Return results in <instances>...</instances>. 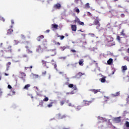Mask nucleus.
I'll list each match as a JSON object with an SVG mask.
<instances>
[{
    "label": "nucleus",
    "mask_w": 129,
    "mask_h": 129,
    "mask_svg": "<svg viewBox=\"0 0 129 129\" xmlns=\"http://www.w3.org/2000/svg\"><path fill=\"white\" fill-rule=\"evenodd\" d=\"M87 16L88 17H92V14H91L90 12H88Z\"/></svg>",
    "instance_id": "43"
},
{
    "label": "nucleus",
    "mask_w": 129,
    "mask_h": 129,
    "mask_svg": "<svg viewBox=\"0 0 129 129\" xmlns=\"http://www.w3.org/2000/svg\"><path fill=\"white\" fill-rule=\"evenodd\" d=\"M44 35H40L39 36H38L37 38V41H38V42H40L42 41V39H44Z\"/></svg>",
    "instance_id": "10"
},
{
    "label": "nucleus",
    "mask_w": 129,
    "mask_h": 129,
    "mask_svg": "<svg viewBox=\"0 0 129 129\" xmlns=\"http://www.w3.org/2000/svg\"><path fill=\"white\" fill-rule=\"evenodd\" d=\"M41 63H42L43 66H44V67H46V68H49V67H50V62H49L42 60Z\"/></svg>",
    "instance_id": "3"
},
{
    "label": "nucleus",
    "mask_w": 129,
    "mask_h": 129,
    "mask_svg": "<svg viewBox=\"0 0 129 129\" xmlns=\"http://www.w3.org/2000/svg\"><path fill=\"white\" fill-rule=\"evenodd\" d=\"M67 57L64 56V57H61L60 59H62L63 60H65L66 59Z\"/></svg>",
    "instance_id": "54"
},
{
    "label": "nucleus",
    "mask_w": 129,
    "mask_h": 129,
    "mask_svg": "<svg viewBox=\"0 0 129 129\" xmlns=\"http://www.w3.org/2000/svg\"><path fill=\"white\" fill-rule=\"evenodd\" d=\"M30 86H31V85L27 84L24 87V89H26V90H28V89H29V87H30Z\"/></svg>",
    "instance_id": "24"
},
{
    "label": "nucleus",
    "mask_w": 129,
    "mask_h": 129,
    "mask_svg": "<svg viewBox=\"0 0 129 129\" xmlns=\"http://www.w3.org/2000/svg\"><path fill=\"white\" fill-rule=\"evenodd\" d=\"M113 121H114L115 123H119V122H121V117L119 116L118 117L114 118L113 119Z\"/></svg>",
    "instance_id": "2"
},
{
    "label": "nucleus",
    "mask_w": 129,
    "mask_h": 129,
    "mask_svg": "<svg viewBox=\"0 0 129 129\" xmlns=\"http://www.w3.org/2000/svg\"><path fill=\"white\" fill-rule=\"evenodd\" d=\"M45 33H50V30L49 29H47L46 30Z\"/></svg>",
    "instance_id": "58"
},
{
    "label": "nucleus",
    "mask_w": 129,
    "mask_h": 129,
    "mask_svg": "<svg viewBox=\"0 0 129 129\" xmlns=\"http://www.w3.org/2000/svg\"><path fill=\"white\" fill-rule=\"evenodd\" d=\"M58 25L56 23H54L51 25V29H54V30H57L58 29Z\"/></svg>",
    "instance_id": "8"
},
{
    "label": "nucleus",
    "mask_w": 129,
    "mask_h": 129,
    "mask_svg": "<svg viewBox=\"0 0 129 129\" xmlns=\"http://www.w3.org/2000/svg\"><path fill=\"white\" fill-rule=\"evenodd\" d=\"M75 4H78L79 3V0H75Z\"/></svg>",
    "instance_id": "55"
},
{
    "label": "nucleus",
    "mask_w": 129,
    "mask_h": 129,
    "mask_svg": "<svg viewBox=\"0 0 129 129\" xmlns=\"http://www.w3.org/2000/svg\"><path fill=\"white\" fill-rule=\"evenodd\" d=\"M54 103V102L52 101L49 103V104L47 105V107H48V108H50V107H52L53 106V104Z\"/></svg>",
    "instance_id": "19"
},
{
    "label": "nucleus",
    "mask_w": 129,
    "mask_h": 129,
    "mask_svg": "<svg viewBox=\"0 0 129 129\" xmlns=\"http://www.w3.org/2000/svg\"><path fill=\"white\" fill-rule=\"evenodd\" d=\"M68 86H69V87L70 88H73V87L74 86V85L71 84H69Z\"/></svg>",
    "instance_id": "44"
},
{
    "label": "nucleus",
    "mask_w": 129,
    "mask_h": 129,
    "mask_svg": "<svg viewBox=\"0 0 129 129\" xmlns=\"http://www.w3.org/2000/svg\"><path fill=\"white\" fill-rule=\"evenodd\" d=\"M76 110H80L81 109V107L80 106H77L76 107Z\"/></svg>",
    "instance_id": "31"
},
{
    "label": "nucleus",
    "mask_w": 129,
    "mask_h": 129,
    "mask_svg": "<svg viewBox=\"0 0 129 129\" xmlns=\"http://www.w3.org/2000/svg\"><path fill=\"white\" fill-rule=\"evenodd\" d=\"M53 43H54L55 45H57L58 46H60V45H61V44L60 43V42H57L56 41H54Z\"/></svg>",
    "instance_id": "29"
},
{
    "label": "nucleus",
    "mask_w": 129,
    "mask_h": 129,
    "mask_svg": "<svg viewBox=\"0 0 129 129\" xmlns=\"http://www.w3.org/2000/svg\"><path fill=\"white\" fill-rule=\"evenodd\" d=\"M34 76H35V78H38V77H39L38 75H34Z\"/></svg>",
    "instance_id": "57"
},
{
    "label": "nucleus",
    "mask_w": 129,
    "mask_h": 129,
    "mask_svg": "<svg viewBox=\"0 0 129 129\" xmlns=\"http://www.w3.org/2000/svg\"><path fill=\"white\" fill-rule=\"evenodd\" d=\"M77 64H78V62H76L74 64H73V68H77Z\"/></svg>",
    "instance_id": "33"
},
{
    "label": "nucleus",
    "mask_w": 129,
    "mask_h": 129,
    "mask_svg": "<svg viewBox=\"0 0 129 129\" xmlns=\"http://www.w3.org/2000/svg\"><path fill=\"white\" fill-rule=\"evenodd\" d=\"M69 106H72V104L71 103H69Z\"/></svg>",
    "instance_id": "63"
},
{
    "label": "nucleus",
    "mask_w": 129,
    "mask_h": 129,
    "mask_svg": "<svg viewBox=\"0 0 129 129\" xmlns=\"http://www.w3.org/2000/svg\"><path fill=\"white\" fill-rule=\"evenodd\" d=\"M43 47H44V49H47V47H46V46H47V41H43L42 42V44Z\"/></svg>",
    "instance_id": "20"
},
{
    "label": "nucleus",
    "mask_w": 129,
    "mask_h": 129,
    "mask_svg": "<svg viewBox=\"0 0 129 129\" xmlns=\"http://www.w3.org/2000/svg\"><path fill=\"white\" fill-rule=\"evenodd\" d=\"M71 28L73 32H76L77 30V26L76 25H71Z\"/></svg>",
    "instance_id": "6"
},
{
    "label": "nucleus",
    "mask_w": 129,
    "mask_h": 129,
    "mask_svg": "<svg viewBox=\"0 0 129 129\" xmlns=\"http://www.w3.org/2000/svg\"><path fill=\"white\" fill-rule=\"evenodd\" d=\"M64 85H69V82H66L65 83H64Z\"/></svg>",
    "instance_id": "56"
},
{
    "label": "nucleus",
    "mask_w": 129,
    "mask_h": 129,
    "mask_svg": "<svg viewBox=\"0 0 129 129\" xmlns=\"http://www.w3.org/2000/svg\"><path fill=\"white\" fill-rule=\"evenodd\" d=\"M65 102H66V100H61L59 101V104L61 105V106H62L65 103Z\"/></svg>",
    "instance_id": "26"
},
{
    "label": "nucleus",
    "mask_w": 129,
    "mask_h": 129,
    "mask_svg": "<svg viewBox=\"0 0 129 129\" xmlns=\"http://www.w3.org/2000/svg\"><path fill=\"white\" fill-rule=\"evenodd\" d=\"M58 37V38H59H59H60V40H63V39H64V38H65V36H63V35H62V36H57Z\"/></svg>",
    "instance_id": "36"
},
{
    "label": "nucleus",
    "mask_w": 129,
    "mask_h": 129,
    "mask_svg": "<svg viewBox=\"0 0 129 129\" xmlns=\"http://www.w3.org/2000/svg\"><path fill=\"white\" fill-rule=\"evenodd\" d=\"M81 35L83 36V37H85V36H86V35L85 34H82Z\"/></svg>",
    "instance_id": "64"
},
{
    "label": "nucleus",
    "mask_w": 129,
    "mask_h": 129,
    "mask_svg": "<svg viewBox=\"0 0 129 129\" xmlns=\"http://www.w3.org/2000/svg\"><path fill=\"white\" fill-rule=\"evenodd\" d=\"M94 102V99H93L91 101L83 100L82 102V105L83 106H87L91 104V103H92V102Z\"/></svg>",
    "instance_id": "1"
},
{
    "label": "nucleus",
    "mask_w": 129,
    "mask_h": 129,
    "mask_svg": "<svg viewBox=\"0 0 129 129\" xmlns=\"http://www.w3.org/2000/svg\"><path fill=\"white\" fill-rule=\"evenodd\" d=\"M66 80L67 81H68V82H69L70 81L69 78H66Z\"/></svg>",
    "instance_id": "61"
},
{
    "label": "nucleus",
    "mask_w": 129,
    "mask_h": 129,
    "mask_svg": "<svg viewBox=\"0 0 129 129\" xmlns=\"http://www.w3.org/2000/svg\"><path fill=\"white\" fill-rule=\"evenodd\" d=\"M104 99H105V101H108V100L109 99V97L104 96Z\"/></svg>",
    "instance_id": "37"
},
{
    "label": "nucleus",
    "mask_w": 129,
    "mask_h": 129,
    "mask_svg": "<svg viewBox=\"0 0 129 129\" xmlns=\"http://www.w3.org/2000/svg\"><path fill=\"white\" fill-rule=\"evenodd\" d=\"M84 62V60L83 59H80L79 61V64L80 66H83L84 65V63L83 62Z\"/></svg>",
    "instance_id": "12"
},
{
    "label": "nucleus",
    "mask_w": 129,
    "mask_h": 129,
    "mask_svg": "<svg viewBox=\"0 0 129 129\" xmlns=\"http://www.w3.org/2000/svg\"><path fill=\"white\" fill-rule=\"evenodd\" d=\"M28 53H29L32 54V51H31V50H30L29 49L28 50Z\"/></svg>",
    "instance_id": "60"
},
{
    "label": "nucleus",
    "mask_w": 129,
    "mask_h": 129,
    "mask_svg": "<svg viewBox=\"0 0 129 129\" xmlns=\"http://www.w3.org/2000/svg\"><path fill=\"white\" fill-rule=\"evenodd\" d=\"M75 22V23H78V24H79V23L80 22V19H79L78 17H76Z\"/></svg>",
    "instance_id": "27"
},
{
    "label": "nucleus",
    "mask_w": 129,
    "mask_h": 129,
    "mask_svg": "<svg viewBox=\"0 0 129 129\" xmlns=\"http://www.w3.org/2000/svg\"><path fill=\"white\" fill-rule=\"evenodd\" d=\"M126 127H129V122L126 121L125 123Z\"/></svg>",
    "instance_id": "34"
},
{
    "label": "nucleus",
    "mask_w": 129,
    "mask_h": 129,
    "mask_svg": "<svg viewBox=\"0 0 129 129\" xmlns=\"http://www.w3.org/2000/svg\"><path fill=\"white\" fill-rule=\"evenodd\" d=\"M23 58H27V57H28V55H27V54H23L22 55Z\"/></svg>",
    "instance_id": "47"
},
{
    "label": "nucleus",
    "mask_w": 129,
    "mask_h": 129,
    "mask_svg": "<svg viewBox=\"0 0 129 129\" xmlns=\"http://www.w3.org/2000/svg\"><path fill=\"white\" fill-rule=\"evenodd\" d=\"M20 74H21V76H26V74L24 72H20Z\"/></svg>",
    "instance_id": "42"
},
{
    "label": "nucleus",
    "mask_w": 129,
    "mask_h": 129,
    "mask_svg": "<svg viewBox=\"0 0 129 129\" xmlns=\"http://www.w3.org/2000/svg\"><path fill=\"white\" fill-rule=\"evenodd\" d=\"M0 20H1V21H2L3 22H5V18H4V17H1Z\"/></svg>",
    "instance_id": "48"
},
{
    "label": "nucleus",
    "mask_w": 129,
    "mask_h": 129,
    "mask_svg": "<svg viewBox=\"0 0 129 129\" xmlns=\"http://www.w3.org/2000/svg\"><path fill=\"white\" fill-rule=\"evenodd\" d=\"M21 39H22V40H25L26 39V36H25V35L22 34L21 35Z\"/></svg>",
    "instance_id": "39"
},
{
    "label": "nucleus",
    "mask_w": 129,
    "mask_h": 129,
    "mask_svg": "<svg viewBox=\"0 0 129 129\" xmlns=\"http://www.w3.org/2000/svg\"><path fill=\"white\" fill-rule=\"evenodd\" d=\"M78 24L80 25V26H84V22L80 21Z\"/></svg>",
    "instance_id": "35"
},
{
    "label": "nucleus",
    "mask_w": 129,
    "mask_h": 129,
    "mask_svg": "<svg viewBox=\"0 0 129 129\" xmlns=\"http://www.w3.org/2000/svg\"><path fill=\"white\" fill-rule=\"evenodd\" d=\"M74 11L75 12H76V13H77L78 14H79L80 13V10L77 7L75 8Z\"/></svg>",
    "instance_id": "22"
},
{
    "label": "nucleus",
    "mask_w": 129,
    "mask_h": 129,
    "mask_svg": "<svg viewBox=\"0 0 129 129\" xmlns=\"http://www.w3.org/2000/svg\"><path fill=\"white\" fill-rule=\"evenodd\" d=\"M50 56H55L56 55V50L52 49L50 52Z\"/></svg>",
    "instance_id": "9"
},
{
    "label": "nucleus",
    "mask_w": 129,
    "mask_h": 129,
    "mask_svg": "<svg viewBox=\"0 0 129 129\" xmlns=\"http://www.w3.org/2000/svg\"><path fill=\"white\" fill-rule=\"evenodd\" d=\"M54 68H57V64L56 63L54 64Z\"/></svg>",
    "instance_id": "62"
},
{
    "label": "nucleus",
    "mask_w": 129,
    "mask_h": 129,
    "mask_svg": "<svg viewBox=\"0 0 129 129\" xmlns=\"http://www.w3.org/2000/svg\"><path fill=\"white\" fill-rule=\"evenodd\" d=\"M120 94V93L119 92H117L115 94H113V96H118Z\"/></svg>",
    "instance_id": "30"
},
{
    "label": "nucleus",
    "mask_w": 129,
    "mask_h": 129,
    "mask_svg": "<svg viewBox=\"0 0 129 129\" xmlns=\"http://www.w3.org/2000/svg\"><path fill=\"white\" fill-rule=\"evenodd\" d=\"M85 9H90V6H89V3H87L85 5Z\"/></svg>",
    "instance_id": "28"
},
{
    "label": "nucleus",
    "mask_w": 129,
    "mask_h": 129,
    "mask_svg": "<svg viewBox=\"0 0 129 129\" xmlns=\"http://www.w3.org/2000/svg\"><path fill=\"white\" fill-rule=\"evenodd\" d=\"M36 51H37V52H40L41 51H43V49H42L41 45H39L37 47V48L36 49Z\"/></svg>",
    "instance_id": "17"
},
{
    "label": "nucleus",
    "mask_w": 129,
    "mask_h": 129,
    "mask_svg": "<svg viewBox=\"0 0 129 129\" xmlns=\"http://www.w3.org/2000/svg\"><path fill=\"white\" fill-rule=\"evenodd\" d=\"M71 52H72L73 53H76V51L75 50V49H72Z\"/></svg>",
    "instance_id": "53"
},
{
    "label": "nucleus",
    "mask_w": 129,
    "mask_h": 129,
    "mask_svg": "<svg viewBox=\"0 0 129 129\" xmlns=\"http://www.w3.org/2000/svg\"><path fill=\"white\" fill-rule=\"evenodd\" d=\"M100 81L102 82V83H104L105 81H106V80H105V78H102L99 79Z\"/></svg>",
    "instance_id": "25"
},
{
    "label": "nucleus",
    "mask_w": 129,
    "mask_h": 129,
    "mask_svg": "<svg viewBox=\"0 0 129 129\" xmlns=\"http://www.w3.org/2000/svg\"><path fill=\"white\" fill-rule=\"evenodd\" d=\"M13 44L14 45H19V44H20V41L18 40H14L13 42Z\"/></svg>",
    "instance_id": "18"
},
{
    "label": "nucleus",
    "mask_w": 129,
    "mask_h": 129,
    "mask_svg": "<svg viewBox=\"0 0 129 129\" xmlns=\"http://www.w3.org/2000/svg\"><path fill=\"white\" fill-rule=\"evenodd\" d=\"M118 8H120L121 9H122L123 7L121 5H119L118 6Z\"/></svg>",
    "instance_id": "59"
},
{
    "label": "nucleus",
    "mask_w": 129,
    "mask_h": 129,
    "mask_svg": "<svg viewBox=\"0 0 129 129\" xmlns=\"http://www.w3.org/2000/svg\"><path fill=\"white\" fill-rule=\"evenodd\" d=\"M74 90H77V87H76V85H75L74 87H73Z\"/></svg>",
    "instance_id": "49"
},
{
    "label": "nucleus",
    "mask_w": 129,
    "mask_h": 129,
    "mask_svg": "<svg viewBox=\"0 0 129 129\" xmlns=\"http://www.w3.org/2000/svg\"><path fill=\"white\" fill-rule=\"evenodd\" d=\"M112 62H113V59H112V58H109V60L107 61V63L108 64V65H111Z\"/></svg>",
    "instance_id": "21"
},
{
    "label": "nucleus",
    "mask_w": 129,
    "mask_h": 129,
    "mask_svg": "<svg viewBox=\"0 0 129 129\" xmlns=\"http://www.w3.org/2000/svg\"><path fill=\"white\" fill-rule=\"evenodd\" d=\"M47 73V72H46V71H45L44 72L42 73V75H43V76H45V75H46Z\"/></svg>",
    "instance_id": "45"
},
{
    "label": "nucleus",
    "mask_w": 129,
    "mask_h": 129,
    "mask_svg": "<svg viewBox=\"0 0 129 129\" xmlns=\"http://www.w3.org/2000/svg\"><path fill=\"white\" fill-rule=\"evenodd\" d=\"M66 48H67L66 46H62L60 47V49L62 51H64V50H65V49H66Z\"/></svg>",
    "instance_id": "40"
},
{
    "label": "nucleus",
    "mask_w": 129,
    "mask_h": 129,
    "mask_svg": "<svg viewBox=\"0 0 129 129\" xmlns=\"http://www.w3.org/2000/svg\"><path fill=\"white\" fill-rule=\"evenodd\" d=\"M58 116V118H59L60 119H62L63 118H65V117H66V116H65V115H63L62 116L61 115V114L58 113L57 114Z\"/></svg>",
    "instance_id": "14"
},
{
    "label": "nucleus",
    "mask_w": 129,
    "mask_h": 129,
    "mask_svg": "<svg viewBox=\"0 0 129 129\" xmlns=\"http://www.w3.org/2000/svg\"><path fill=\"white\" fill-rule=\"evenodd\" d=\"M28 68H33V66H31L30 67H25V70H27V69H28Z\"/></svg>",
    "instance_id": "52"
},
{
    "label": "nucleus",
    "mask_w": 129,
    "mask_h": 129,
    "mask_svg": "<svg viewBox=\"0 0 129 129\" xmlns=\"http://www.w3.org/2000/svg\"><path fill=\"white\" fill-rule=\"evenodd\" d=\"M83 75H85V73L79 72L76 75V78L78 79L81 78V77L83 76Z\"/></svg>",
    "instance_id": "5"
},
{
    "label": "nucleus",
    "mask_w": 129,
    "mask_h": 129,
    "mask_svg": "<svg viewBox=\"0 0 129 129\" xmlns=\"http://www.w3.org/2000/svg\"><path fill=\"white\" fill-rule=\"evenodd\" d=\"M93 24L97 26L96 29L98 30L100 28V23H99V21L98 20H95Z\"/></svg>",
    "instance_id": "4"
},
{
    "label": "nucleus",
    "mask_w": 129,
    "mask_h": 129,
    "mask_svg": "<svg viewBox=\"0 0 129 129\" xmlns=\"http://www.w3.org/2000/svg\"><path fill=\"white\" fill-rule=\"evenodd\" d=\"M12 62H8L7 64H6V71H9V70H10V66L11 65Z\"/></svg>",
    "instance_id": "11"
},
{
    "label": "nucleus",
    "mask_w": 129,
    "mask_h": 129,
    "mask_svg": "<svg viewBox=\"0 0 129 129\" xmlns=\"http://www.w3.org/2000/svg\"><path fill=\"white\" fill-rule=\"evenodd\" d=\"M90 91H91V92H93L94 94H96V93L99 92V90L91 89L90 90Z\"/></svg>",
    "instance_id": "16"
},
{
    "label": "nucleus",
    "mask_w": 129,
    "mask_h": 129,
    "mask_svg": "<svg viewBox=\"0 0 129 129\" xmlns=\"http://www.w3.org/2000/svg\"><path fill=\"white\" fill-rule=\"evenodd\" d=\"M122 71L125 72L127 70V67L126 66H123L121 67Z\"/></svg>",
    "instance_id": "13"
},
{
    "label": "nucleus",
    "mask_w": 129,
    "mask_h": 129,
    "mask_svg": "<svg viewBox=\"0 0 129 129\" xmlns=\"http://www.w3.org/2000/svg\"><path fill=\"white\" fill-rule=\"evenodd\" d=\"M120 17L121 18H124V17H125V15H124L123 14H121L120 15Z\"/></svg>",
    "instance_id": "50"
},
{
    "label": "nucleus",
    "mask_w": 129,
    "mask_h": 129,
    "mask_svg": "<svg viewBox=\"0 0 129 129\" xmlns=\"http://www.w3.org/2000/svg\"><path fill=\"white\" fill-rule=\"evenodd\" d=\"M124 59H125V60H126V61H129V57H128V56H126V57H124Z\"/></svg>",
    "instance_id": "46"
},
{
    "label": "nucleus",
    "mask_w": 129,
    "mask_h": 129,
    "mask_svg": "<svg viewBox=\"0 0 129 129\" xmlns=\"http://www.w3.org/2000/svg\"><path fill=\"white\" fill-rule=\"evenodd\" d=\"M49 100V98L45 97V98L43 99V101H48Z\"/></svg>",
    "instance_id": "41"
},
{
    "label": "nucleus",
    "mask_w": 129,
    "mask_h": 129,
    "mask_svg": "<svg viewBox=\"0 0 129 129\" xmlns=\"http://www.w3.org/2000/svg\"><path fill=\"white\" fill-rule=\"evenodd\" d=\"M54 8L56 10H60V9H61V4L57 3L54 5Z\"/></svg>",
    "instance_id": "7"
},
{
    "label": "nucleus",
    "mask_w": 129,
    "mask_h": 129,
    "mask_svg": "<svg viewBox=\"0 0 129 129\" xmlns=\"http://www.w3.org/2000/svg\"><path fill=\"white\" fill-rule=\"evenodd\" d=\"M8 88H9V89H12V86H11V85H8Z\"/></svg>",
    "instance_id": "51"
},
{
    "label": "nucleus",
    "mask_w": 129,
    "mask_h": 129,
    "mask_svg": "<svg viewBox=\"0 0 129 129\" xmlns=\"http://www.w3.org/2000/svg\"><path fill=\"white\" fill-rule=\"evenodd\" d=\"M120 36H122L123 37H126V35L124 33V30L123 29H122L121 32L120 33Z\"/></svg>",
    "instance_id": "15"
},
{
    "label": "nucleus",
    "mask_w": 129,
    "mask_h": 129,
    "mask_svg": "<svg viewBox=\"0 0 129 129\" xmlns=\"http://www.w3.org/2000/svg\"><path fill=\"white\" fill-rule=\"evenodd\" d=\"M120 39H121V37L119 36L118 35L116 36V40H117V41H118L119 42H120Z\"/></svg>",
    "instance_id": "32"
},
{
    "label": "nucleus",
    "mask_w": 129,
    "mask_h": 129,
    "mask_svg": "<svg viewBox=\"0 0 129 129\" xmlns=\"http://www.w3.org/2000/svg\"><path fill=\"white\" fill-rule=\"evenodd\" d=\"M13 32H14V30L9 29L7 32V35H11V34H12V33H13Z\"/></svg>",
    "instance_id": "23"
},
{
    "label": "nucleus",
    "mask_w": 129,
    "mask_h": 129,
    "mask_svg": "<svg viewBox=\"0 0 129 129\" xmlns=\"http://www.w3.org/2000/svg\"><path fill=\"white\" fill-rule=\"evenodd\" d=\"M126 101L127 104H129V96H128L126 98Z\"/></svg>",
    "instance_id": "38"
}]
</instances>
